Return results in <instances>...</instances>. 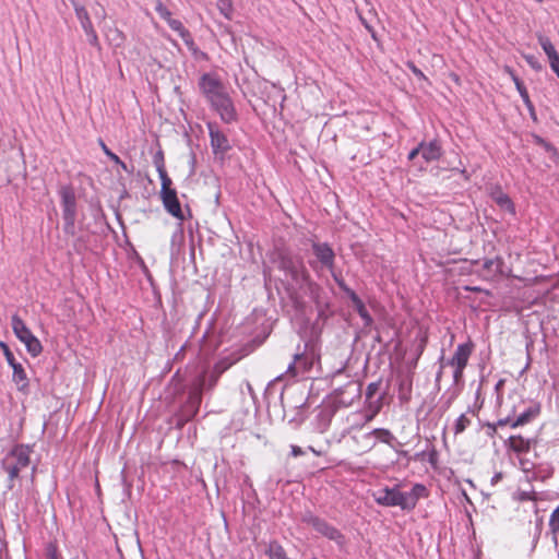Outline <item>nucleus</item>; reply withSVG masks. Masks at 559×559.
I'll list each match as a JSON object with an SVG mask.
<instances>
[{"mask_svg":"<svg viewBox=\"0 0 559 559\" xmlns=\"http://www.w3.org/2000/svg\"><path fill=\"white\" fill-rule=\"evenodd\" d=\"M297 264H304L300 260H295L289 257H282L280 266L288 275L296 267Z\"/></svg>","mask_w":559,"mask_h":559,"instance_id":"obj_28","label":"nucleus"},{"mask_svg":"<svg viewBox=\"0 0 559 559\" xmlns=\"http://www.w3.org/2000/svg\"><path fill=\"white\" fill-rule=\"evenodd\" d=\"M538 415V409L535 408H527L522 414H520L516 418H511L510 415H508L504 418L498 419V425L500 426H509L510 428H518L522 427L526 424H528L533 418H535Z\"/></svg>","mask_w":559,"mask_h":559,"instance_id":"obj_11","label":"nucleus"},{"mask_svg":"<svg viewBox=\"0 0 559 559\" xmlns=\"http://www.w3.org/2000/svg\"><path fill=\"white\" fill-rule=\"evenodd\" d=\"M216 381H217V378L213 379V381H212V384H211V385H215Z\"/></svg>","mask_w":559,"mask_h":559,"instance_id":"obj_58","label":"nucleus"},{"mask_svg":"<svg viewBox=\"0 0 559 559\" xmlns=\"http://www.w3.org/2000/svg\"><path fill=\"white\" fill-rule=\"evenodd\" d=\"M420 154L419 145L412 150L408 154V159L414 160Z\"/></svg>","mask_w":559,"mask_h":559,"instance_id":"obj_46","label":"nucleus"},{"mask_svg":"<svg viewBox=\"0 0 559 559\" xmlns=\"http://www.w3.org/2000/svg\"><path fill=\"white\" fill-rule=\"evenodd\" d=\"M382 407V397H379L377 401L374 402H369L368 404V412H371L372 415H378V413L380 412Z\"/></svg>","mask_w":559,"mask_h":559,"instance_id":"obj_39","label":"nucleus"},{"mask_svg":"<svg viewBox=\"0 0 559 559\" xmlns=\"http://www.w3.org/2000/svg\"><path fill=\"white\" fill-rule=\"evenodd\" d=\"M419 150L421 158L426 163L437 162L442 156V146L438 140L430 142H420Z\"/></svg>","mask_w":559,"mask_h":559,"instance_id":"obj_12","label":"nucleus"},{"mask_svg":"<svg viewBox=\"0 0 559 559\" xmlns=\"http://www.w3.org/2000/svg\"><path fill=\"white\" fill-rule=\"evenodd\" d=\"M426 343H427V337H423L420 343H419V346H418V356H417V359L420 357V355L423 354V352L425 350V347H426Z\"/></svg>","mask_w":559,"mask_h":559,"instance_id":"obj_45","label":"nucleus"},{"mask_svg":"<svg viewBox=\"0 0 559 559\" xmlns=\"http://www.w3.org/2000/svg\"><path fill=\"white\" fill-rule=\"evenodd\" d=\"M313 358H311V360L309 361H306V366H305V369H310L312 367V364H313Z\"/></svg>","mask_w":559,"mask_h":559,"instance_id":"obj_54","label":"nucleus"},{"mask_svg":"<svg viewBox=\"0 0 559 559\" xmlns=\"http://www.w3.org/2000/svg\"><path fill=\"white\" fill-rule=\"evenodd\" d=\"M302 521L312 526L319 534L329 538L330 540H334L338 545L344 544V535L336 527L329 524L323 519L309 514L305 516Z\"/></svg>","mask_w":559,"mask_h":559,"instance_id":"obj_8","label":"nucleus"},{"mask_svg":"<svg viewBox=\"0 0 559 559\" xmlns=\"http://www.w3.org/2000/svg\"><path fill=\"white\" fill-rule=\"evenodd\" d=\"M502 385H503V380H500V381L498 382V384H497V389H499V388H500V386H502Z\"/></svg>","mask_w":559,"mask_h":559,"instance_id":"obj_57","label":"nucleus"},{"mask_svg":"<svg viewBox=\"0 0 559 559\" xmlns=\"http://www.w3.org/2000/svg\"><path fill=\"white\" fill-rule=\"evenodd\" d=\"M524 105H525V107L527 108V110H528V112H530V115H531L532 119H533L534 121H536V119H537V118H536V111H535V107H534V105H533L532 100H531L530 103H525Z\"/></svg>","mask_w":559,"mask_h":559,"instance_id":"obj_41","label":"nucleus"},{"mask_svg":"<svg viewBox=\"0 0 559 559\" xmlns=\"http://www.w3.org/2000/svg\"><path fill=\"white\" fill-rule=\"evenodd\" d=\"M312 249L313 253L323 265L329 269L333 267L335 254L328 243L316 242L312 245Z\"/></svg>","mask_w":559,"mask_h":559,"instance_id":"obj_15","label":"nucleus"},{"mask_svg":"<svg viewBox=\"0 0 559 559\" xmlns=\"http://www.w3.org/2000/svg\"><path fill=\"white\" fill-rule=\"evenodd\" d=\"M352 300L355 304L356 310L358 314L361 317V319H364L367 324H370L372 320L364 302L359 299V297L356 294L352 295Z\"/></svg>","mask_w":559,"mask_h":559,"instance_id":"obj_26","label":"nucleus"},{"mask_svg":"<svg viewBox=\"0 0 559 559\" xmlns=\"http://www.w3.org/2000/svg\"><path fill=\"white\" fill-rule=\"evenodd\" d=\"M352 441L355 444L353 451L357 455L368 453L376 447V441L372 439V436L369 432L355 435L352 437Z\"/></svg>","mask_w":559,"mask_h":559,"instance_id":"obj_13","label":"nucleus"},{"mask_svg":"<svg viewBox=\"0 0 559 559\" xmlns=\"http://www.w3.org/2000/svg\"><path fill=\"white\" fill-rule=\"evenodd\" d=\"M116 33L118 34V36L122 37V34L118 31H116Z\"/></svg>","mask_w":559,"mask_h":559,"instance_id":"obj_61","label":"nucleus"},{"mask_svg":"<svg viewBox=\"0 0 559 559\" xmlns=\"http://www.w3.org/2000/svg\"><path fill=\"white\" fill-rule=\"evenodd\" d=\"M297 264H304L300 260H295L289 257H282L280 266L288 275L296 267Z\"/></svg>","mask_w":559,"mask_h":559,"instance_id":"obj_27","label":"nucleus"},{"mask_svg":"<svg viewBox=\"0 0 559 559\" xmlns=\"http://www.w3.org/2000/svg\"><path fill=\"white\" fill-rule=\"evenodd\" d=\"M506 71L510 74L512 81L514 82L515 87L520 93L521 98L523 99V103H530L531 98L523 82L519 79V76L514 73V71L511 68L506 67Z\"/></svg>","mask_w":559,"mask_h":559,"instance_id":"obj_23","label":"nucleus"},{"mask_svg":"<svg viewBox=\"0 0 559 559\" xmlns=\"http://www.w3.org/2000/svg\"><path fill=\"white\" fill-rule=\"evenodd\" d=\"M201 402H202V393H201L200 388L190 392L187 403L192 408L191 416H194L199 412Z\"/></svg>","mask_w":559,"mask_h":559,"instance_id":"obj_24","label":"nucleus"},{"mask_svg":"<svg viewBox=\"0 0 559 559\" xmlns=\"http://www.w3.org/2000/svg\"><path fill=\"white\" fill-rule=\"evenodd\" d=\"M224 370H225V368H219L218 369V374L222 373Z\"/></svg>","mask_w":559,"mask_h":559,"instance_id":"obj_59","label":"nucleus"},{"mask_svg":"<svg viewBox=\"0 0 559 559\" xmlns=\"http://www.w3.org/2000/svg\"><path fill=\"white\" fill-rule=\"evenodd\" d=\"M292 453H293L294 456H298V455H301L304 452H302V450L299 447L293 445L292 447Z\"/></svg>","mask_w":559,"mask_h":559,"instance_id":"obj_49","label":"nucleus"},{"mask_svg":"<svg viewBox=\"0 0 559 559\" xmlns=\"http://www.w3.org/2000/svg\"><path fill=\"white\" fill-rule=\"evenodd\" d=\"M448 366L443 359V357H441V360H440V369L439 371L437 372V376H436V382H439L441 380V377L443 374V369L444 367Z\"/></svg>","mask_w":559,"mask_h":559,"instance_id":"obj_42","label":"nucleus"},{"mask_svg":"<svg viewBox=\"0 0 559 559\" xmlns=\"http://www.w3.org/2000/svg\"><path fill=\"white\" fill-rule=\"evenodd\" d=\"M361 22L364 23L365 27L371 33L372 37L374 38L373 28L364 19H361Z\"/></svg>","mask_w":559,"mask_h":559,"instance_id":"obj_50","label":"nucleus"},{"mask_svg":"<svg viewBox=\"0 0 559 559\" xmlns=\"http://www.w3.org/2000/svg\"><path fill=\"white\" fill-rule=\"evenodd\" d=\"M155 10L159 14L162 19L165 21L171 16V12L167 9V7L160 1L156 0Z\"/></svg>","mask_w":559,"mask_h":559,"instance_id":"obj_32","label":"nucleus"},{"mask_svg":"<svg viewBox=\"0 0 559 559\" xmlns=\"http://www.w3.org/2000/svg\"><path fill=\"white\" fill-rule=\"evenodd\" d=\"M435 452L431 454V456H433ZM435 461V457H430V462H433Z\"/></svg>","mask_w":559,"mask_h":559,"instance_id":"obj_60","label":"nucleus"},{"mask_svg":"<svg viewBox=\"0 0 559 559\" xmlns=\"http://www.w3.org/2000/svg\"><path fill=\"white\" fill-rule=\"evenodd\" d=\"M0 348L3 350L8 364L11 366L15 362L14 355L10 350L9 346L4 342H0Z\"/></svg>","mask_w":559,"mask_h":559,"instance_id":"obj_36","label":"nucleus"},{"mask_svg":"<svg viewBox=\"0 0 559 559\" xmlns=\"http://www.w3.org/2000/svg\"><path fill=\"white\" fill-rule=\"evenodd\" d=\"M88 22H91V21L88 19H86V21L83 22V24H82V26H83V28H84L86 34H87V31H88Z\"/></svg>","mask_w":559,"mask_h":559,"instance_id":"obj_53","label":"nucleus"},{"mask_svg":"<svg viewBox=\"0 0 559 559\" xmlns=\"http://www.w3.org/2000/svg\"><path fill=\"white\" fill-rule=\"evenodd\" d=\"M372 436V439L374 441H379L385 444L391 445L392 442L395 440V437L393 433L385 428H376L372 431L369 432Z\"/></svg>","mask_w":559,"mask_h":559,"instance_id":"obj_22","label":"nucleus"},{"mask_svg":"<svg viewBox=\"0 0 559 559\" xmlns=\"http://www.w3.org/2000/svg\"><path fill=\"white\" fill-rule=\"evenodd\" d=\"M12 329L15 336L26 346L27 352L32 356L36 357L43 352L39 340L17 314L12 316Z\"/></svg>","mask_w":559,"mask_h":559,"instance_id":"obj_4","label":"nucleus"},{"mask_svg":"<svg viewBox=\"0 0 559 559\" xmlns=\"http://www.w3.org/2000/svg\"><path fill=\"white\" fill-rule=\"evenodd\" d=\"M211 145L214 153H225L230 148L227 136L221 132L217 128L209 126Z\"/></svg>","mask_w":559,"mask_h":559,"instance_id":"obj_14","label":"nucleus"},{"mask_svg":"<svg viewBox=\"0 0 559 559\" xmlns=\"http://www.w3.org/2000/svg\"><path fill=\"white\" fill-rule=\"evenodd\" d=\"M166 22L173 31L178 33V35L183 39L185 43H192L190 32L183 26V24L179 20L173 19L170 16L166 20Z\"/></svg>","mask_w":559,"mask_h":559,"instance_id":"obj_20","label":"nucleus"},{"mask_svg":"<svg viewBox=\"0 0 559 559\" xmlns=\"http://www.w3.org/2000/svg\"><path fill=\"white\" fill-rule=\"evenodd\" d=\"M217 8L219 12L226 17L230 19L233 13V1L231 0H218Z\"/></svg>","mask_w":559,"mask_h":559,"instance_id":"obj_30","label":"nucleus"},{"mask_svg":"<svg viewBox=\"0 0 559 559\" xmlns=\"http://www.w3.org/2000/svg\"><path fill=\"white\" fill-rule=\"evenodd\" d=\"M538 43L540 47L543 48L544 52L548 57V60L551 61L556 58H559V53L557 52L555 46L552 45L551 40L542 34L537 35Z\"/></svg>","mask_w":559,"mask_h":559,"instance_id":"obj_21","label":"nucleus"},{"mask_svg":"<svg viewBox=\"0 0 559 559\" xmlns=\"http://www.w3.org/2000/svg\"><path fill=\"white\" fill-rule=\"evenodd\" d=\"M381 381L371 382L366 389V399L370 401L380 389Z\"/></svg>","mask_w":559,"mask_h":559,"instance_id":"obj_34","label":"nucleus"},{"mask_svg":"<svg viewBox=\"0 0 559 559\" xmlns=\"http://www.w3.org/2000/svg\"><path fill=\"white\" fill-rule=\"evenodd\" d=\"M99 144H100V147L103 150V152L114 162V163H121V159L120 157L115 154L114 152H111L107 145L104 143V141H99Z\"/></svg>","mask_w":559,"mask_h":559,"instance_id":"obj_37","label":"nucleus"},{"mask_svg":"<svg viewBox=\"0 0 559 559\" xmlns=\"http://www.w3.org/2000/svg\"><path fill=\"white\" fill-rule=\"evenodd\" d=\"M557 76L559 78V73L557 74Z\"/></svg>","mask_w":559,"mask_h":559,"instance_id":"obj_62","label":"nucleus"},{"mask_svg":"<svg viewBox=\"0 0 559 559\" xmlns=\"http://www.w3.org/2000/svg\"><path fill=\"white\" fill-rule=\"evenodd\" d=\"M492 200L503 210L511 214H515V207L512 200L502 191H497L491 194Z\"/></svg>","mask_w":559,"mask_h":559,"instance_id":"obj_19","label":"nucleus"},{"mask_svg":"<svg viewBox=\"0 0 559 559\" xmlns=\"http://www.w3.org/2000/svg\"><path fill=\"white\" fill-rule=\"evenodd\" d=\"M473 350L474 344L471 341L464 344H460L457 345L451 359L445 361L448 366H451L453 368V381L455 384L462 381L464 369L468 364Z\"/></svg>","mask_w":559,"mask_h":559,"instance_id":"obj_5","label":"nucleus"},{"mask_svg":"<svg viewBox=\"0 0 559 559\" xmlns=\"http://www.w3.org/2000/svg\"><path fill=\"white\" fill-rule=\"evenodd\" d=\"M265 555L270 559H289L284 547L277 540L267 544Z\"/></svg>","mask_w":559,"mask_h":559,"instance_id":"obj_18","label":"nucleus"},{"mask_svg":"<svg viewBox=\"0 0 559 559\" xmlns=\"http://www.w3.org/2000/svg\"><path fill=\"white\" fill-rule=\"evenodd\" d=\"M471 425V419L465 415L462 414L459 416V418L455 420L453 430L455 435H460Z\"/></svg>","mask_w":559,"mask_h":559,"instance_id":"obj_29","label":"nucleus"},{"mask_svg":"<svg viewBox=\"0 0 559 559\" xmlns=\"http://www.w3.org/2000/svg\"><path fill=\"white\" fill-rule=\"evenodd\" d=\"M154 164H155V167H156V170L158 173V176H159V179H160V182H163L164 180H169L170 177L168 176L167 171H166V168H165V163H164V155L162 152H158L155 157H154Z\"/></svg>","mask_w":559,"mask_h":559,"instance_id":"obj_25","label":"nucleus"},{"mask_svg":"<svg viewBox=\"0 0 559 559\" xmlns=\"http://www.w3.org/2000/svg\"><path fill=\"white\" fill-rule=\"evenodd\" d=\"M374 501L383 507H400L406 510V499L404 492L399 489V486L389 488L384 487L372 493Z\"/></svg>","mask_w":559,"mask_h":559,"instance_id":"obj_7","label":"nucleus"},{"mask_svg":"<svg viewBox=\"0 0 559 559\" xmlns=\"http://www.w3.org/2000/svg\"><path fill=\"white\" fill-rule=\"evenodd\" d=\"M404 497L406 499V510H413L420 498L428 497V490L425 485L415 484L411 492H404Z\"/></svg>","mask_w":559,"mask_h":559,"instance_id":"obj_16","label":"nucleus"},{"mask_svg":"<svg viewBox=\"0 0 559 559\" xmlns=\"http://www.w3.org/2000/svg\"><path fill=\"white\" fill-rule=\"evenodd\" d=\"M87 36H88V40H90L91 45H93V46L99 45L98 36H97L95 29L93 28V25L91 22H88Z\"/></svg>","mask_w":559,"mask_h":559,"instance_id":"obj_38","label":"nucleus"},{"mask_svg":"<svg viewBox=\"0 0 559 559\" xmlns=\"http://www.w3.org/2000/svg\"><path fill=\"white\" fill-rule=\"evenodd\" d=\"M160 183V199L163 201L165 210L174 217L178 219H183V213L181 210L179 199L177 197V191L171 188V179L164 180Z\"/></svg>","mask_w":559,"mask_h":559,"instance_id":"obj_6","label":"nucleus"},{"mask_svg":"<svg viewBox=\"0 0 559 559\" xmlns=\"http://www.w3.org/2000/svg\"><path fill=\"white\" fill-rule=\"evenodd\" d=\"M29 447L24 444L14 445L3 457L2 468L8 474L9 488H13V481L20 477V473L31 464Z\"/></svg>","mask_w":559,"mask_h":559,"instance_id":"obj_2","label":"nucleus"},{"mask_svg":"<svg viewBox=\"0 0 559 559\" xmlns=\"http://www.w3.org/2000/svg\"><path fill=\"white\" fill-rule=\"evenodd\" d=\"M48 559H60V556L57 551L56 548H52L48 551V555H47Z\"/></svg>","mask_w":559,"mask_h":559,"instance_id":"obj_47","label":"nucleus"},{"mask_svg":"<svg viewBox=\"0 0 559 559\" xmlns=\"http://www.w3.org/2000/svg\"><path fill=\"white\" fill-rule=\"evenodd\" d=\"M449 76L456 85H461V79L455 72H451Z\"/></svg>","mask_w":559,"mask_h":559,"instance_id":"obj_48","label":"nucleus"},{"mask_svg":"<svg viewBox=\"0 0 559 559\" xmlns=\"http://www.w3.org/2000/svg\"><path fill=\"white\" fill-rule=\"evenodd\" d=\"M377 415H372L371 412H368L366 415V423L371 421Z\"/></svg>","mask_w":559,"mask_h":559,"instance_id":"obj_51","label":"nucleus"},{"mask_svg":"<svg viewBox=\"0 0 559 559\" xmlns=\"http://www.w3.org/2000/svg\"><path fill=\"white\" fill-rule=\"evenodd\" d=\"M549 527L552 533L559 532V506L550 514Z\"/></svg>","mask_w":559,"mask_h":559,"instance_id":"obj_31","label":"nucleus"},{"mask_svg":"<svg viewBox=\"0 0 559 559\" xmlns=\"http://www.w3.org/2000/svg\"><path fill=\"white\" fill-rule=\"evenodd\" d=\"M549 66L551 68V70L558 74L559 73V57L549 61Z\"/></svg>","mask_w":559,"mask_h":559,"instance_id":"obj_44","label":"nucleus"},{"mask_svg":"<svg viewBox=\"0 0 559 559\" xmlns=\"http://www.w3.org/2000/svg\"><path fill=\"white\" fill-rule=\"evenodd\" d=\"M486 426H487V428L489 429L488 435H489L490 437H493V436H495V433L497 432V428H498V427H501L500 425H498V421H497V423H493V424L488 423Z\"/></svg>","mask_w":559,"mask_h":559,"instance_id":"obj_43","label":"nucleus"},{"mask_svg":"<svg viewBox=\"0 0 559 559\" xmlns=\"http://www.w3.org/2000/svg\"><path fill=\"white\" fill-rule=\"evenodd\" d=\"M289 371H293L295 373V366L294 365H290L289 368H288Z\"/></svg>","mask_w":559,"mask_h":559,"instance_id":"obj_56","label":"nucleus"},{"mask_svg":"<svg viewBox=\"0 0 559 559\" xmlns=\"http://www.w3.org/2000/svg\"><path fill=\"white\" fill-rule=\"evenodd\" d=\"M534 445V440L525 438L522 435H511L506 441L504 447L509 453L516 456L527 454Z\"/></svg>","mask_w":559,"mask_h":559,"instance_id":"obj_10","label":"nucleus"},{"mask_svg":"<svg viewBox=\"0 0 559 559\" xmlns=\"http://www.w3.org/2000/svg\"><path fill=\"white\" fill-rule=\"evenodd\" d=\"M302 359L307 360V358H306V357H304V355H302V354H296V355H295V362H296V361H299V360H302Z\"/></svg>","mask_w":559,"mask_h":559,"instance_id":"obj_52","label":"nucleus"},{"mask_svg":"<svg viewBox=\"0 0 559 559\" xmlns=\"http://www.w3.org/2000/svg\"><path fill=\"white\" fill-rule=\"evenodd\" d=\"M117 165H119L121 167V169L128 171V168H127V165L121 160V163H116Z\"/></svg>","mask_w":559,"mask_h":559,"instance_id":"obj_55","label":"nucleus"},{"mask_svg":"<svg viewBox=\"0 0 559 559\" xmlns=\"http://www.w3.org/2000/svg\"><path fill=\"white\" fill-rule=\"evenodd\" d=\"M525 60L528 62V64H530L532 68H534V69H536V70L540 69V66L538 64V62L536 61V59H535V57H534V56H526V57H525Z\"/></svg>","mask_w":559,"mask_h":559,"instance_id":"obj_40","label":"nucleus"},{"mask_svg":"<svg viewBox=\"0 0 559 559\" xmlns=\"http://www.w3.org/2000/svg\"><path fill=\"white\" fill-rule=\"evenodd\" d=\"M407 67L419 80H423V81L427 82L428 84H430L429 79L424 74V72L420 69H418L415 66L414 62H412V61L407 62Z\"/></svg>","mask_w":559,"mask_h":559,"instance_id":"obj_35","label":"nucleus"},{"mask_svg":"<svg viewBox=\"0 0 559 559\" xmlns=\"http://www.w3.org/2000/svg\"><path fill=\"white\" fill-rule=\"evenodd\" d=\"M199 87L202 95L224 122L231 123L237 120L238 116L234 102L218 75L204 73L200 78Z\"/></svg>","mask_w":559,"mask_h":559,"instance_id":"obj_1","label":"nucleus"},{"mask_svg":"<svg viewBox=\"0 0 559 559\" xmlns=\"http://www.w3.org/2000/svg\"><path fill=\"white\" fill-rule=\"evenodd\" d=\"M62 206L63 230L67 235H75V222L78 216V204L74 189L71 186H63L59 190Z\"/></svg>","mask_w":559,"mask_h":559,"instance_id":"obj_3","label":"nucleus"},{"mask_svg":"<svg viewBox=\"0 0 559 559\" xmlns=\"http://www.w3.org/2000/svg\"><path fill=\"white\" fill-rule=\"evenodd\" d=\"M293 282L298 286L299 289L309 294L311 297H317L319 286L313 283L310 275L304 264H297L296 267L288 274Z\"/></svg>","mask_w":559,"mask_h":559,"instance_id":"obj_9","label":"nucleus"},{"mask_svg":"<svg viewBox=\"0 0 559 559\" xmlns=\"http://www.w3.org/2000/svg\"><path fill=\"white\" fill-rule=\"evenodd\" d=\"M501 261L499 259H489L484 262V269L492 271V274L499 272Z\"/></svg>","mask_w":559,"mask_h":559,"instance_id":"obj_33","label":"nucleus"},{"mask_svg":"<svg viewBox=\"0 0 559 559\" xmlns=\"http://www.w3.org/2000/svg\"><path fill=\"white\" fill-rule=\"evenodd\" d=\"M11 367L13 369V382L17 385L19 390H26L28 386V379L23 366L15 361Z\"/></svg>","mask_w":559,"mask_h":559,"instance_id":"obj_17","label":"nucleus"}]
</instances>
